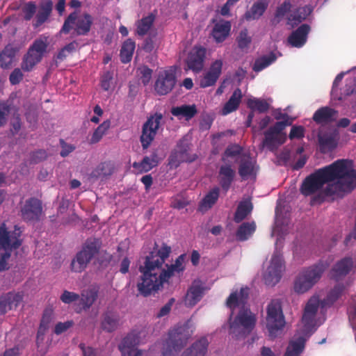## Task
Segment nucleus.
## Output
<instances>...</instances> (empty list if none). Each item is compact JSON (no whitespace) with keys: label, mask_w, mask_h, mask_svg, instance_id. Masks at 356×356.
Wrapping results in <instances>:
<instances>
[{"label":"nucleus","mask_w":356,"mask_h":356,"mask_svg":"<svg viewBox=\"0 0 356 356\" xmlns=\"http://www.w3.org/2000/svg\"><path fill=\"white\" fill-rule=\"evenodd\" d=\"M220 194V188L214 187L201 200L199 204V210L205 212L210 209L217 202Z\"/></svg>","instance_id":"nucleus-34"},{"label":"nucleus","mask_w":356,"mask_h":356,"mask_svg":"<svg viewBox=\"0 0 356 356\" xmlns=\"http://www.w3.org/2000/svg\"><path fill=\"white\" fill-rule=\"evenodd\" d=\"M243 148L237 144H232L226 148L222 157V161H225V157H234L241 154Z\"/></svg>","instance_id":"nucleus-53"},{"label":"nucleus","mask_w":356,"mask_h":356,"mask_svg":"<svg viewBox=\"0 0 356 356\" xmlns=\"http://www.w3.org/2000/svg\"><path fill=\"white\" fill-rule=\"evenodd\" d=\"M285 325L281 304L278 300H273L267 307L266 327L271 336L282 329Z\"/></svg>","instance_id":"nucleus-11"},{"label":"nucleus","mask_w":356,"mask_h":356,"mask_svg":"<svg viewBox=\"0 0 356 356\" xmlns=\"http://www.w3.org/2000/svg\"><path fill=\"white\" fill-rule=\"evenodd\" d=\"M285 265L282 255L275 251L271 258L270 264L264 274V282L268 286H274L281 280Z\"/></svg>","instance_id":"nucleus-12"},{"label":"nucleus","mask_w":356,"mask_h":356,"mask_svg":"<svg viewBox=\"0 0 356 356\" xmlns=\"http://www.w3.org/2000/svg\"><path fill=\"white\" fill-rule=\"evenodd\" d=\"M21 217L26 222H37L40 220L42 213V202L36 197H30L22 205Z\"/></svg>","instance_id":"nucleus-14"},{"label":"nucleus","mask_w":356,"mask_h":356,"mask_svg":"<svg viewBox=\"0 0 356 356\" xmlns=\"http://www.w3.org/2000/svg\"><path fill=\"white\" fill-rule=\"evenodd\" d=\"M111 122L108 120L104 121L94 131L91 138L90 139V144L97 143L102 138L103 136L106 134L109 129Z\"/></svg>","instance_id":"nucleus-48"},{"label":"nucleus","mask_w":356,"mask_h":356,"mask_svg":"<svg viewBox=\"0 0 356 356\" xmlns=\"http://www.w3.org/2000/svg\"><path fill=\"white\" fill-rule=\"evenodd\" d=\"M209 342L206 337H202L187 348L181 356H204L208 350Z\"/></svg>","instance_id":"nucleus-30"},{"label":"nucleus","mask_w":356,"mask_h":356,"mask_svg":"<svg viewBox=\"0 0 356 356\" xmlns=\"http://www.w3.org/2000/svg\"><path fill=\"white\" fill-rule=\"evenodd\" d=\"M235 177V171L230 165L225 164L220 166L219 169V181L220 186L227 192Z\"/></svg>","instance_id":"nucleus-29"},{"label":"nucleus","mask_w":356,"mask_h":356,"mask_svg":"<svg viewBox=\"0 0 356 356\" xmlns=\"http://www.w3.org/2000/svg\"><path fill=\"white\" fill-rule=\"evenodd\" d=\"M177 83L175 72L166 70L159 73L154 84V90L159 95H165L170 92Z\"/></svg>","instance_id":"nucleus-15"},{"label":"nucleus","mask_w":356,"mask_h":356,"mask_svg":"<svg viewBox=\"0 0 356 356\" xmlns=\"http://www.w3.org/2000/svg\"><path fill=\"white\" fill-rule=\"evenodd\" d=\"M320 300L317 296H312L307 302L302 317V321L305 325H310L313 323L318 309Z\"/></svg>","instance_id":"nucleus-25"},{"label":"nucleus","mask_w":356,"mask_h":356,"mask_svg":"<svg viewBox=\"0 0 356 356\" xmlns=\"http://www.w3.org/2000/svg\"><path fill=\"white\" fill-rule=\"evenodd\" d=\"M73 321H67L64 323H58L54 328V333L57 335L62 334L73 325Z\"/></svg>","instance_id":"nucleus-62"},{"label":"nucleus","mask_w":356,"mask_h":356,"mask_svg":"<svg viewBox=\"0 0 356 356\" xmlns=\"http://www.w3.org/2000/svg\"><path fill=\"white\" fill-rule=\"evenodd\" d=\"M79 347L82 351L83 356H97V352L96 349L90 346H86L83 343H81Z\"/></svg>","instance_id":"nucleus-64"},{"label":"nucleus","mask_w":356,"mask_h":356,"mask_svg":"<svg viewBox=\"0 0 356 356\" xmlns=\"http://www.w3.org/2000/svg\"><path fill=\"white\" fill-rule=\"evenodd\" d=\"M132 166L138 173H143L149 172L156 165L153 164L149 156H146L140 162H134Z\"/></svg>","instance_id":"nucleus-49"},{"label":"nucleus","mask_w":356,"mask_h":356,"mask_svg":"<svg viewBox=\"0 0 356 356\" xmlns=\"http://www.w3.org/2000/svg\"><path fill=\"white\" fill-rule=\"evenodd\" d=\"M255 161L247 154H243L240 159L238 172L242 179L246 180L249 177H255L257 170Z\"/></svg>","instance_id":"nucleus-24"},{"label":"nucleus","mask_w":356,"mask_h":356,"mask_svg":"<svg viewBox=\"0 0 356 356\" xmlns=\"http://www.w3.org/2000/svg\"><path fill=\"white\" fill-rule=\"evenodd\" d=\"M311 30L310 26L307 24L300 25L293 31L288 37L289 44L296 48H300L305 45L307 40L308 34Z\"/></svg>","instance_id":"nucleus-20"},{"label":"nucleus","mask_w":356,"mask_h":356,"mask_svg":"<svg viewBox=\"0 0 356 356\" xmlns=\"http://www.w3.org/2000/svg\"><path fill=\"white\" fill-rule=\"evenodd\" d=\"M353 266V261L351 257H344L337 261L332 268L330 277L338 281L347 275Z\"/></svg>","instance_id":"nucleus-22"},{"label":"nucleus","mask_w":356,"mask_h":356,"mask_svg":"<svg viewBox=\"0 0 356 356\" xmlns=\"http://www.w3.org/2000/svg\"><path fill=\"white\" fill-rule=\"evenodd\" d=\"M135 48L136 43L130 38L123 42L120 53V60L122 63H128L131 60Z\"/></svg>","instance_id":"nucleus-41"},{"label":"nucleus","mask_w":356,"mask_h":356,"mask_svg":"<svg viewBox=\"0 0 356 356\" xmlns=\"http://www.w3.org/2000/svg\"><path fill=\"white\" fill-rule=\"evenodd\" d=\"M47 154L45 150L39 149L31 154V162L38 163L46 159Z\"/></svg>","instance_id":"nucleus-60"},{"label":"nucleus","mask_w":356,"mask_h":356,"mask_svg":"<svg viewBox=\"0 0 356 356\" xmlns=\"http://www.w3.org/2000/svg\"><path fill=\"white\" fill-rule=\"evenodd\" d=\"M344 286L343 284L336 285L327 294L325 299L321 301V307H323L325 305H332L342 294L344 291Z\"/></svg>","instance_id":"nucleus-46"},{"label":"nucleus","mask_w":356,"mask_h":356,"mask_svg":"<svg viewBox=\"0 0 356 356\" xmlns=\"http://www.w3.org/2000/svg\"><path fill=\"white\" fill-rule=\"evenodd\" d=\"M236 42L238 48L242 50L249 47L252 42V38L248 35L246 29L240 31L238 36L236 38Z\"/></svg>","instance_id":"nucleus-51"},{"label":"nucleus","mask_w":356,"mask_h":356,"mask_svg":"<svg viewBox=\"0 0 356 356\" xmlns=\"http://www.w3.org/2000/svg\"><path fill=\"white\" fill-rule=\"evenodd\" d=\"M252 209L253 205L250 200L240 202L234 213V222L236 223L242 222L252 212Z\"/></svg>","instance_id":"nucleus-37"},{"label":"nucleus","mask_w":356,"mask_h":356,"mask_svg":"<svg viewBox=\"0 0 356 356\" xmlns=\"http://www.w3.org/2000/svg\"><path fill=\"white\" fill-rule=\"evenodd\" d=\"M113 80L112 73L110 72H106L104 74L101 79V86L102 89L107 91L110 89L111 82Z\"/></svg>","instance_id":"nucleus-61"},{"label":"nucleus","mask_w":356,"mask_h":356,"mask_svg":"<svg viewBox=\"0 0 356 356\" xmlns=\"http://www.w3.org/2000/svg\"><path fill=\"white\" fill-rule=\"evenodd\" d=\"M118 316L111 312H106L103 316L101 323L102 328L108 332H112L115 330L118 325Z\"/></svg>","instance_id":"nucleus-43"},{"label":"nucleus","mask_w":356,"mask_h":356,"mask_svg":"<svg viewBox=\"0 0 356 356\" xmlns=\"http://www.w3.org/2000/svg\"><path fill=\"white\" fill-rule=\"evenodd\" d=\"M36 4L33 1H29L22 8L24 19L26 21L31 20L36 13Z\"/></svg>","instance_id":"nucleus-52"},{"label":"nucleus","mask_w":356,"mask_h":356,"mask_svg":"<svg viewBox=\"0 0 356 356\" xmlns=\"http://www.w3.org/2000/svg\"><path fill=\"white\" fill-rule=\"evenodd\" d=\"M206 56V49L202 47H195L189 53L186 59L188 69L198 72L204 67Z\"/></svg>","instance_id":"nucleus-18"},{"label":"nucleus","mask_w":356,"mask_h":356,"mask_svg":"<svg viewBox=\"0 0 356 356\" xmlns=\"http://www.w3.org/2000/svg\"><path fill=\"white\" fill-rule=\"evenodd\" d=\"M247 106L253 112L257 111L261 113L267 112L270 108L269 104L265 99L258 98L249 99Z\"/></svg>","instance_id":"nucleus-45"},{"label":"nucleus","mask_w":356,"mask_h":356,"mask_svg":"<svg viewBox=\"0 0 356 356\" xmlns=\"http://www.w3.org/2000/svg\"><path fill=\"white\" fill-rule=\"evenodd\" d=\"M256 224L254 221L243 222L237 229L236 237L239 241L248 240L255 232Z\"/></svg>","instance_id":"nucleus-38"},{"label":"nucleus","mask_w":356,"mask_h":356,"mask_svg":"<svg viewBox=\"0 0 356 356\" xmlns=\"http://www.w3.org/2000/svg\"><path fill=\"white\" fill-rule=\"evenodd\" d=\"M174 302H175V299L174 298H170L168 300V302L164 306H163L161 308V309L159 310V312L156 314V317L157 318H161L163 316H165L168 315L170 313Z\"/></svg>","instance_id":"nucleus-63"},{"label":"nucleus","mask_w":356,"mask_h":356,"mask_svg":"<svg viewBox=\"0 0 356 356\" xmlns=\"http://www.w3.org/2000/svg\"><path fill=\"white\" fill-rule=\"evenodd\" d=\"M16 54V49L12 45L8 44L0 52V66L3 69L10 67Z\"/></svg>","instance_id":"nucleus-40"},{"label":"nucleus","mask_w":356,"mask_h":356,"mask_svg":"<svg viewBox=\"0 0 356 356\" xmlns=\"http://www.w3.org/2000/svg\"><path fill=\"white\" fill-rule=\"evenodd\" d=\"M338 111L329 106H323L315 111L313 120L318 124H326L336 120Z\"/></svg>","instance_id":"nucleus-23"},{"label":"nucleus","mask_w":356,"mask_h":356,"mask_svg":"<svg viewBox=\"0 0 356 356\" xmlns=\"http://www.w3.org/2000/svg\"><path fill=\"white\" fill-rule=\"evenodd\" d=\"M80 296L78 293L65 290L61 294L60 299L65 304H70L78 300Z\"/></svg>","instance_id":"nucleus-55"},{"label":"nucleus","mask_w":356,"mask_h":356,"mask_svg":"<svg viewBox=\"0 0 356 356\" xmlns=\"http://www.w3.org/2000/svg\"><path fill=\"white\" fill-rule=\"evenodd\" d=\"M22 231L20 227L15 226L14 230L9 232L7 230L6 225L3 223L0 227V249L2 248L5 252L1 254L0 257V271H3L8 268L7 260L10 257V253L7 250L17 249L22 245L20 238Z\"/></svg>","instance_id":"nucleus-4"},{"label":"nucleus","mask_w":356,"mask_h":356,"mask_svg":"<svg viewBox=\"0 0 356 356\" xmlns=\"http://www.w3.org/2000/svg\"><path fill=\"white\" fill-rule=\"evenodd\" d=\"M170 252L171 248L165 243H163L159 249L154 248L145 257L143 265L139 267L141 275L137 284V289L144 297L157 291L175 273H179L184 270V254L179 256L175 264L170 266L166 264L167 269L162 268Z\"/></svg>","instance_id":"nucleus-2"},{"label":"nucleus","mask_w":356,"mask_h":356,"mask_svg":"<svg viewBox=\"0 0 356 356\" xmlns=\"http://www.w3.org/2000/svg\"><path fill=\"white\" fill-rule=\"evenodd\" d=\"M114 164L111 161L99 163L90 174V177L97 179L111 176L114 172Z\"/></svg>","instance_id":"nucleus-33"},{"label":"nucleus","mask_w":356,"mask_h":356,"mask_svg":"<svg viewBox=\"0 0 356 356\" xmlns=\"http://www.w3.org/2000/svg\"><path fill=\"white\" fill-rule=\"evenodd\" d=\"M24 74L19 68H15L9 76V81L12 85L19 84L23 79Z\"/></svg>","instance_id":"nucleus-57"},{"label":"nucleus","mask_w":356,"mask_h":356,"mask_svg":"<svg viewBox=\"0 0 356 356\" xmlns=\"http://www.w3.org/2000/svg\"><path fill=\"white\" fill-rule=\"evenodd\" d=\"M222 68V61L221 60H216L212 63L209 70L200 79V86L204 88L213 86L221 74Z\"/></svg>","instance_id":"nucleus-19"},{"label":"nucleus","mask_w":356,"mask_h":356,"mask_svg":"<svg viewBox=\"0 0 356 356\" xmlns=\"http://www.w3.org/2000/svg\"><path fill=\"white\" fill-rule=\"evenodd\" d=\"M140 343V336L136 332H131L124 337L118 345L122 356H142L143 351L136 347Z\"/></svg>","instance_id":"nucleus-16"},{"label":"nucleus","mask_w":356,"mask_h":356,"mask_svg":"<svg viewBox=\"0 0 356 356\" xmlns=\"http://www.w3.org/2000/svg\"><path fill=\"white\" fill-rule=\"evenodd\" d=\"M242 97L241 90L238 88L235 89L229 100L224 105L222 110V114L227 115L236 111L239 106Z\"/></svg>","instance_id":"nucleus-36"},{"label":"nucleus","mask_w":356,"mask_h":356,"mask_svg":"<svg viewBox=\"0 0 356 356\" xmlns=\"http://www.w3.org/2000/svg\"><path fill=\"white\" fill-rule=\"evenodd\" d=\"M318 141L321 152L326 153L334 149L337 146L336 137L331 133H320Z\"/></svg>","instance_id":"nucleus-31"},{"label":"nucleus","mask_w":356,"mask_h":356,"mask_svg":"<svg viewBox=\"0 0 356 356\" xmlns=\"http://www.w3.org/2000/svg\"><path fill=\"white\" fill-rule=\"evenodd\" d=\"M287 121L277 122L264 132L265 138L263 140V145L269 150L274 151L278 146L283 144L286 140V136L282 131L289 125Z\"/></svg>","instance_id":"nucleus-13"},{"label":"nucleus","mask_w":356,"mask_h":356,"mask_svg":"<svg viewBox=\"0 0 356 356\" xmlns=\"http://www.w3.org/2000/svg\"><path fill=\"white\" fill-rule=\"evenodd\" d=\"M197 113L196 106L184 104L180 106L172 107L171 113L177 118H184L186 120L193 118Z\"/></svg>","instance_id":"nucleus-35"},{"label":"nucleus","mask_w":356,"mask_h":356,"mask_svg":"<svg viewBox=\"0 0 356 356\" xmlns=\"http://www.w3.org/2000/svg\"><path fill=\"white\" fill-rule=\"evenodd\" d=\"M327 264L322 261L303 270L294 282V291L302 294L309 291L321 278Z\"/></svg>","instance_id":"nucleus-7"},{"label":"nucleus","mask_w":356,"mask_h":356,"mask_svg":"<svg viewBox=\"0 0 356 356\" xmlns=\"http://www.w3.org/2000/svg\"><path fill=\"white\" fill-rule=\"evenodd\" d=\"M51 321V316L44 313L42 317L40 326L37 332V341H42L44 339V336L49 329V323Z\"/></svg>","instance_id":"nucleus-50"},{"label":"nucleus","mask_w":356,"mask_h":356,"mask_svg":"<svg viewBox=\"0 0 356 356\" xmlns=\"http://www.w3.org/2000/svg\"><path fill=\"white\" fill-rule=\"evenodd\" d=\"M53 9V3L51 0H46L39 5L35 21L33 24L34 28H38L46 22L50 17Z\"/></svg>","instance_id":"nucleus-27"},{"label":"nucleus","mask_w":356,"mask_h":356,"mask_svg":"<svg viewBox=\"0 0 356 356\" xmlns=\"http://www.w3.org/2000/svg\"><path fill=\"white\" fill-rule=\"evenodd\" d=\"M193 334L188 323L177 326L168 333V338L163 346L162 355L163 356H175L187 343L188 339Z\"/></svg>","instance_id":"nucleus-5"},{"label":"nucleus","mask_w":356,"mask_h":356,"mask_svg":"<svg viewBox=\"0 0 356 356\" xmlns=\"http://www.w3.org/2000/svg\"><path fill=\"white\" fill-rule=\"evenodd\" d=\"M102 241L95 238H88L71 262V269L75 273L83 272L100 250Z\"/></svg>","instance_id":"nucleus-6"},{"label":"nucleus","mask_w":356,"mask_h":356,"mask_svg":"<svg viewBox=\"0 0 356 356\" xmlns=\"http://www.w3.org/2000/svg\"><path fill=\"white\" fill-rule=\"evenodd\" d=\"M305 343L303 337L291 341L286 350L284 356H298L304 350Z\"/></svg>","instance_id":"nucleus-44"},{"label":"nucleus","mask_w":356,"mask_h":356,"mask_svg":"<svg viewBox=\"0 0 356 356\" xmlns=\"http://www.w3.org/2000/svg\"><path fill=\"white\" fill-rule=\"evenodd\" d=\"M312 8L310 6H305L297 8L289 18V20L295 22V24L301 22L307 19V17L312 13Z\"/></svg>","instance_id":"nucleus-47"},{"label":"nucleus","mask_w":356,"mask_h":356,"mask_svg":"<svg viewBox=\"0 0 356 356\" xmlns=\"http://www.w3.org/2000/svg\"><path fill=\"white\" fill-rule=\"evenodd\" d=\"M140 74V80L141 82L145 85H147L151 79L152 75V70H151L147 66H143L139 69Z\"/></svg>","instance_id":"nucleus-56"},{"label":"nucleus","mask_w":356,"mask_h":356,"mask_svg":"<svg viewBox=\"0 0 356 356\" xmlns=\"http://www.w3.org/2000/svg\"><path fill=\"white\" fill-rule=\"evenodd\" d=\"M47 47L48 44L46 40L41 38L36 39L23 57L21 63L22 69L25 72L31 71L42 60Z\"/></svg>","instance_id":"nucleus-9"},{"label":"nucleus","mask_w":356,"mask_h":356,"mask_svg":"<svg viewBox=\"0 0 356 356\" xmlns=\"http://www.w3.org/2000/svg\"><path fill=\"white\" fill-rule=\"evenodd\" d=\"M214 23L211 31V35L217 43L224 42L229 35L232 25L230 22L224 19L213 20Z\"/></svg>","instance_id":"nucleus-21"},{"label":"nucleus","mask_w":356,"mask_h":356,"mask_svg":"<svg viewBox=\"0 0 356 356\" xmlns=\"http://www.w3.org/2000/svg\"><path fill=\"white\" fill-rule=\"evenodd\" d=\"M335 180L336 182L326 186V195L342 197L345 193H350L356 188V170L353 169L352 161L338 159L316 170L303 180L300 191L305 196H310L321 190L325 184Z\"/></svg>","instance_id":"nucleus-1"},{"label":"nucleus","mask_w":356,"mask_h":356,"mask_svg":"<svg viewBox=\"0 0 356 356\" xmlns=\"http://www.w3.org/2000/svg\"><path fill=\"white\" fill-rule=\"evenodd\" d=\"M277 59V56L275 53L270 52L268 55L262 56L257 58L252 66V70L259 72L270 65Z\"/></svg>","instance_id":"nucleus-42"},{"label":"nucleus","mask_w":356,"mask_h":356,"mask_svg":"<svg viewBox=\"0 0 356 356\" xmlns=\"http://www.w3.org/2000/svg\"><path fill=\"white\" fill-rule=\"evenodd\" d=\"M305 136V129L302 126H293L289 133L290 139H301Z\"/></svg>","instance_id":"nucleus-58"},{"label":"nucleus","mask_w":356,"mask_h":356,"mask_svg":"<svg viewBox=\"0 0 356 356\" xmlns=\"http://www.w3.org/2000/svg\"><path fill=\"white\" fill-rule=\"evenodd\" d=\"M24 299L23 292L10 291L0 296V315L15 309Z\"/></svg>","instance_id":"nucleus-17"},{"label":"nucleus","mask_w":356,"mask_h":356,"mask_svg":"<svg viewBox=\"0 0 356 356\" xmlns=\"http://www.w3.org/2000/svg\"><path fill=\"white\" fill-rule=\"evenodd\" d=\"M163 118V114L156 112L149 115L143 124L140 136V142L143 149H147L155 139Z\"/></svg>","instance_id":"nucleus-10"},{"label":"nucleus","mask_w":356,"mask_h":356,"mask_svg":"<svg viewBox=\"0 0 356 356\" xmlns=\"http://www.w3.org/2000/svg\"><path fill=\"white\" fill-rule=\"evenodd\" d=\"M155 19L156 15L153 13H149L138 20L136 24V33L140 36L146 35L152 27Z\"/></svg>","instance_id":"nucleus-39"},{"label":"nucleus","mask_w":356,"mask_h":356,"mask_svg":"<svg viewBox=\"0 0 356 356\" xmlns=\"http://www.w3.org/2000/svg\"><path fill=\"white\" fill-rule=\"evenodd\" d=\"M10 111L9 106L3 102H0V127L6 122V115Z\"/></svg>","instance_id":"nucleus-59"},{"label":"nucleus","mask_w":356,"mask_h":356,"mask_svg":"<svg viewBox=\"0 0 356 356\" xmlns=\"http://www.w3.org/2000/svg\"><path fill=\"white\" fill-rule=\"evenodd\" d=\"M291 8L290 0H284V1L279 6L275 11V17L276 18L283 17L287 13H289Z\"/></svg>","instance_id":"nucleus-54"},{"label":"nucleus","mask_w":356,"mask_h":356,"mask_svg":"<svg viewBox=\"0 0 356 356\" xmlns=\"http://www.w3.org/2000/svg\"><path fill=\"white\" fill-rule=\"evenodd\" d=\"M268 6V0H257L250 9L245 12V18L248 21L258 19L265 13Z\"/></svg>","instance_id":"nucleus-32"},{"label":"nucleus","mask_w":356,"mask_h":356,"mask_svg":"<svg viewBox=\"0 0 356 356\" xmlns=\"http://www.w3.org/2000/svg\"><path fill=\"white\" fill-rule=\"evenodd\" d=\"M93 24V17L87 13L79 15L76 11L70 13L65 19L60 32L67 34L74 30L76 35H87Z\"/></svg>","instance_id":"nucleus-8"},{"label":"nucleus","mask_w":356,"mask_h":356,"mask_svg":"<svg viewBox=\"0 0 356 356\" xmlns=\"http://www.w3.org/2000/svg\"><path fill=\"white\" fill-rule=\"evenodd\" d=\"M99 290L97 287L92 286L81 291L79 298L80 309H89L98 298Z\"/></svg>","instance_id":"nucleus-26"},{"label":"nucleus","mask_w":356,"mask_h":356,"mask_svg":"<svg viewBox=\"0 0 356 356\" xmlns=\"http://www.w3.org/2000/svg\"><path fill=\"white\" fill-rule=\"evenodd\" d=\"M249 296V289L248 287L241 288L239 291L231 293L226 300V305L232 310L231 316L234 310L241 307L238 314L232 322H230V332L236 337L240 335L245 336L250 334L254 329L257 318L255 315L248 307H245Z\"/></svg>","instance_id":"nucleus-3"},{"label":"nucleus","mask_w":356,"mask_h":356,"mask_svg":"<svg viewBox=\"0 0 356 356\" xmlns=\"http://www.w3.org/2000/svg\"><path fill=\"white\" fill-rule=\"evenodd\" d=\"M204 293L203 287L198 283L193 282L185 296V305L189 307L195 306L202 299Z\"/></svg>","instance_id":"nucleus-28"}]
</instances>
